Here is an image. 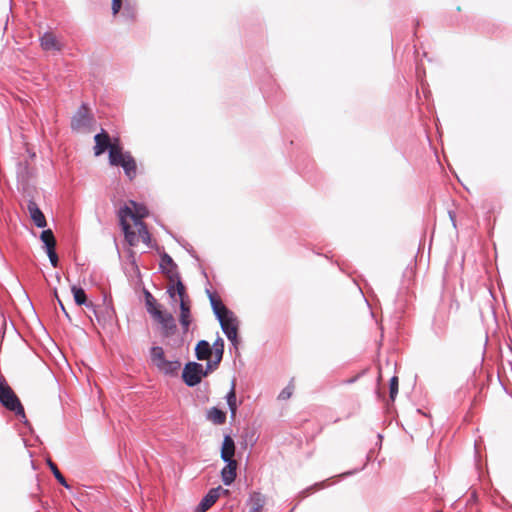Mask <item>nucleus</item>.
<instances>
[{
  "label": "nucleus",
  "mask_w": 512,
  "mask_h": 512,
  "mask_svg": "<svg viewBox=\"0 0 512 512\" xmlns=\"http://www.w3.org/2000/svg\"><path fill=\"white\" fill-rule=\"evenodd\" d=\"M213 349L215 353V360L213 362L209 361L205 370L203 366L197 362H188L184 366L182 378L187 386H196L201 382L203 377L207 376L210 371L218 367L224 353V341L222 338L219 337L214 342Z\"/></svg>",
  "instance_id": "f257e3e1"
},
{
  "label": "nucleus",
  "mask_w": 512,
  "mask_h": 512,
  "mask_svg": "<svg viewBox=\"0 0 512 512\" xmlns=\"http://www.w3.org/2000/svg\"><path fill=\"white\" fill-rule=\"evenodd\" d=\"M160 270L162 273L167 275L171 282H175V286H170L168 288L167 292L169 293L170 297L174 298L175 295L178 294L180 301L185 300V286L181 281L180 274L177 270V265L167 253H163V255H161Z\"/></svg>",
  "instance_id": "f03ea898"
},
{
  "label": "nucleus",
  "mask_w": 512,
  "mask_h": 512,
  "mask_svg": "<svg viewBox=\"0 0 512 512\" xmlns=\"http://www.w3.org/2000/svg\"><path fill=\"white\" fill-rule=\"evenodd\" d=\"M109 163L113 166H121L130 180L136 177L137 165L135 159L130 152H123L120 146L111 147Z\"/></svg>",
  "instance_id": "7ed1b4c3"
},
{
  "label": "nucleus",
  "mask_w": 512,
  "mask_h": 512,
  "mask_svg": "<svg viewBox=\"0 0 512 512\" xmlns=\"http://www.w3.org/2000/svg\"><path fill=\"white\" fill-rule=\"evenodd\" d=\"M150 359L152 364L165 375L175 376L181 367L179 360H167L165 358L164 349L161 346L151 347Z\"/></svg>",
  "instance_id": "20e7f679"
},
{
  "label": "nucleus",
  "mask_w": 512,
  "mask_h": 512,
  "mask_svg": "<svg viewBox=\"0 0 512 512\" xmlns=\"http://www.w3.org/2000/svg\"><path fill=\"white\" fill-rule=\"evenodd\" d=\"M0 403L8 410L13 411L17 416L25 418L24 408L5 380L0 377Z\"/></svg>",
  "instance_id": "39448f33"
},
{
  "label": "nucleus",
  "mask_w": 512,
  "mask_h": 512,
  "mask_svg": "<svg viewBox=\"0 0 512 512\" xmlns=\"http://www.w3.org/2000/svg\"><path fill=\"white\" fill-rule=\"evenodd\" d=\"M145 217L144 212H133L132 209L128 206L121 207L119 210V219H120V225L122 227V230L124 232L126 240L133 245L134 241L136 239L135 233L131 230V227L129 223L127 222V218H131L134 221V224H136V220H141Z\"/></svg>",
  "instance_id": "423d86ee"
},
{
  "label": "nucleus",
  "mask_w": 512,
  "mask_h": 512,
  "mask_svg": "<svg viewBox=\"0 0 512 512\" xmlns=\"http://www.w3.org/2000/svg\"><path fill=\"white\" fill-rule=\"evenodd\" d=\"M223 333L226 335L229 341L233 344V346H237L238 339V320L235 314L228 313V315L223 316L222 318L218 319Z\"/></svg>",
  "instance_id": "0eeeda50"
},
{
  "label": "nucleus",
  "mask_w": 512,
  "mask_h": 512,
  "mask_svg": "<svg viewBox=\"0 0 512 512\" xmlns=\"http://www.w3.org/2000/svg\"><path fill=\"white\" fill-rule=\"evenodd\" d=\"M92 117L89 113V109L86 104H82L71 120V127L73 130L80 131L89 127L91 124Z\"/></svg>",
  "instance_id": "6e6552de"
},
{
  "label": "nucleus",
  "mask_w": 512,
  "mask_h": 512,
  "mask_svg": "<svg viewBox=\"0 0 512 512\" xmlns=\"http://www.w3.org/2000/svg\"><path fill=\"white\" fill-rule=\"evenodd\" d=\"M222 491L221 486L210 489L196 506L194 512H206L218 500ZM224 492H227V490H224Z\"/></svg>",
  "instance_id": "1a4fd4ad"
},
{
  "label": "nucleus",
  "mask_w": 512,
  "mask_h": 512,
  "mask_svg": "<svg viewBox=\"0 0 512 512\" xmlns=\"http://www.w3.org/2000/svg\"><path fill=\"white\" fill-rule=\"evenodd\" d=\"M161 325L164 337L173 335L177 329L175 319L171 313L161 312L160 316L154 318Z\"/></svg>",
  "instance_id": "9d476101"
},
{
  "label": "nucleus",
  "mask_w": 512,
  "mask_h": 512,
  "mask_svg": "<svg viewBox=\"0 0 512 512\" xmlns=\"http://www.w3.org/2000/svg\"><path fill=\"white\" fill-rule=\"evenodd\" d=\"M94 140V153L96 156L103 154L107 149L110 151L111 147L119 146L118 144L111 143L109 135L104 130L96 134Z\"/></svg>",
  "instance_id": "9b49d317"
},
{
  "label": "nucleus",
  "mask_w": 512,
  "mask_h": 512,
  "mask_svg": "<svg viewBox=\"0 0 512 512\" xmlns=\"http://www.w3.org/2000/svg\"><path fill=\"white\" fill-rule=\"evenodd\" d=\"M27 210L31 220L38 228H44L47 226L46 218L43 212L33 200L28 201Z\"/></svg>",
  "instance_id": "f8f14e48"
},
{
  "label": "nucleus",
  "mask_w": 512,
  "mask_h": 512,
  "mask_svg": "<svg viewBox=\"0 0 512 512\" xmlns=\"http://www.w3.org/2000/svg\"><path fill=\"white\" fill-rule=\"evenodd\" d=\"M224 462L226 463V465L221 470V478L224 485L229 486L235 481V478L237 476V461L229 460Z\"/></svg>",
  "instance_id": "ddd939ff"
},
{
  "label": "nucleus",
  "mask_w": 512,
  "mask_h": 512,
  "mask_svg": "<svg viewBox=\"0 0 512 512\" xmlns=\"http://www.w3.org/2000/svg\"><path fill=\"white\" fill-rule=\"evenodd\" d=\"M40 44L45 51H60L62 49L61 43L56 36L51 32H46L40 38Z\"/></svg>",
  "instance_id": "4468645a"
},
{
  "label": "nucleus",
  "mask_w": 512,
  "mask_h": 512,
  "mask_svg": "<svg viewBox=\"0 0 512 512\" xmlns=\"http://www.w3.org/2000/svg\"><path fill=\"white\" fill-rule=\"evenodd\" d=\"M71 290L73 293L75 303L77 305H86V307L92 308L93 312L95 314V317L99 320V316H98L96 309L94 308V305L91 302H87V296H86L84 289L74 285V286H72Z\"/></svg>",
  "instance_id": "2eb2a0df"
},
{
  "label": "nucleus",
  "mask_w": 512,
  "mask_h": 512,
  "mask_svg": "<svg viewBox=\"0 0 512 512\" xmlns=\"http://www.w3.org/2000/svg\"><path fill=\"white\" fill-rule=\"evenodd\" d=\"M235 443L231 436L226 435L221 448V459L223 461L234 460Z\"/></svg>",
  "instance_id": "dca6fc26"
},
{
  "label": "nucleus",
  "mask_w": 512,
  "mask_h": 512,
  "mask_svg": "<svg viewBox=\"0 0 512 512\" xmlns=\"http://www.w3.org/2000/svg\"><path fill=\"white\" fill-rule=\"evenodd\" d=\"M144 297L147 312L152 316V318L154 319L156 316H160V313L163 311L160 309V305L157 303L154 296L148 290H145Z\"/></svg>",
  "instance_id": "f3484780"
},
{
  "label": "nucleus",
  "mask_w": 512,
  "mask_h": 512,
  "mask_svg": "<svg viewBox=\"0 0 512 512\" xmlns=\"http://www.w3.org/2000/svg\"><path fill=\"white\" fill-rule=\"evenodd\" d=\"M210 304L212 310L217 319L222 318L223 316L228 315V313H232L222 302L217 299L213 294L209 293Z\"/></svg>",
  "instance_id": "a211bd4d"
},
{
  "label": "nucleus",
  "mask_w": 512,
  "mask_h": 512,
  "mask_svg": "<svg viewBox=\"0 0 512 512\" xmlns=\"http://www.w3.org/2000/svg\"><path fill=\"white\" fill-rule=\"evenodd\" d=\"M212 354V349L206 340H200L195 347V355L198 360H207Z\"/></svg>",
  "instance_id": "6ab92c4d"
},
{
  "label": "nucleus",
  "mask_w": 512,
  "mask_h": 512,
  "mask_svg": "<svg viewBox=\"0 0 512 512\" xmlns=\"http://www.w3.org/2000/svg\"><path fill=\"white\" fill-rule=\"evenodd\" d=\"M180 324L183 327L184 332H187L189 329V325L191 323L190 320V308L185 300H181L180 302Z\"/></svg>",
  "instance_id": "aec40b11"
},
{
  "label": "nucleus",
  "mask_w": 512,
  "mask_h": 512,
  "mask_svg": "<svg viewBox=\"0 0 512 512\" xmlns=\"http://www.w3.org/2000/svg\"><path fill=\"white\" fill-rule=\"evenodd\" d=\"M207 419L213 424L222 425L226 421V413L217 407H212L207 411Z\"/></svg>",
  "instance_id": "412c9836"
},
{
  "label": "nucleus",
  "mask_w": 512,
  "mask_h": 512,
  "mask_svg": "<svg viewBox=\"0 0 512 512\" xmlns=\"http://www.w3.org/2000/svg\"><path fill=\"white\" fill-rule=\"evenodd\" d=\"M251 505L250 512H261L265 505V497L259 492H254L249 499Z\"/></svg>",
  "instance_id": "4be33fe9"
},
{
  "label": "nucleus",
  "mask_w": 512,
  "mask_h": 512,
  "mask_svg": "<svg viewBox=\"0 0 512 512\" xmlns=\"http://www.w3.org/2000/svg\"><path fill=\"white\" fill-rule=\"evenodd\" d=\"M40 239L43 242L46 250L55 248L56 240L51 229L43 230L40 234Z\"/></svg>",
  "instance_id": "5701e85b"
},
{
  "label": "nucleus",
  "mask_w": 512,
  "mask_h": 512,
  "mask_svg": "<svg viewBox=\"0 0 512 512\" xmlns=\"http://www.w3.org/2000/svg\"><path fill=\"white\" fill-rule=\"evenodd\" d=\"M226 400L228 407L230 409L231 415L234 416L237 410V398L235 392V382H232L231 389L226 395Z\"/></svg>",
  "instance_id": "b1692460"
},
{
  "label": "nucleus",
  "mask_w": 512,
  "mask_h": 512,
  "mask_svg": "<svg viewBox=\"0 0 512 512\" xmlns=\"http://www.w3.org/2000/svg\"><path fill=\"white\" fill-rule=\"evenodd\" d=\"M48 465L53 473V475L55 476V478L57 479V481L63 485L65 488H70V486L68 485L66 479L64 478V476L61 474V472L59 471V469L57 468L56 464L54 462H52L51 460L48 461Z\"/></svg>",
  "instance_id": "393cba45"
},
{
  "label": "nucleus",
  "mask_w": 512,
  "mask_h": 512,
  "mask_svg": "<svg viewBox=\"0 0 512 512\" xmlns=\"http://www.w3.org/2000/svg\"><path fill=\"white\" fill-rule=\"evenodd\" d=\"M135 226L138 228V233L144 243L148 244L150 241V234L146 225L141 220H136Z\"/></svg>",
  "instance_id": "a878e982"
},
{
  "label": "nucleus",
  "mask_w": 512,
  "mask_h": 512,
  "mask_svg": "<svg viewBox=\"0 0 512 512\" xmlns=\"http://www.w3.org/2000/svg\"><path fill=\"white\" fill-rule=\"evenodd\" d=\"M294 391L293 379L290 383L280 392L278 398L281 400H287L291 397Z\"/></svg>",
  "instance_id": "bb28decb"
},
{
  "label": "nucleus",
  "mask_w": 512,
  "mask_h": 512,
  "mask_svg": "<svg viewBox=\"0 0 512 512\" xmlns=\"http://www.w3.org/2000/svg\"><path fill=\"white\" fill-rule=\"evenodd\" d=\"M398 393V378L393 376L390 380V399L395 400Z\"/></svg>",
  "instance_id": "cd10ccee"
},
{
  "label": "nucleus",
  "mask_w": 512,
  "mask_h": 512,
  "mask_svg": "<svg viewBox=\"0 0 512 512\" xmlns=\"http://www.w3.org/2000/svg\"><path fill=\"white\" fill-rule=\"evenodd\" d=\"M47 255L49 257L50 263L53 267H57L58 265V256L55 252V248H51L49 250H46Z\"/></svg>",
  "instance_id": "c85d7f7f"
},
{
  "label": "nucleus",
  "mask_w": 512,
  "mask_h": 512,
  "mask_svg": "<svg viewBox=\"0 0 512 512\" xmlns=\"http://www.w3.org/2000/svg\"><path fill=\"white\" fill-rule=\"evenodd\" d=\"M122 7V0H112V12L117 14Z\"/></svg>",
  "instance_id": "c756f323"
},
{
  "label": "nucleus",
  "mask_w": 512,
  "mask_h": 512,
  "mask_svg": "<svg viewBox=\"0 0 512 512\" xmlns=\"http://www.w3.org/2000/svg\"><path fill=\"white\" fill-rule=\"evenodd\" d=\"M132 204H133V206H134V208H135V212H137V211L144 212V213H145V216L148 214V211H147L146 207L141 206V205H137V204H136L135 202H133V201H132Z\"/></svg>",
  "instance_id": "7c9ffc66"
},
{
  "label": "nucleus",
  "mask_w": 512,
  "mask_h": 512,
  "mask_svg": "<svg viewBox=\"0 0 512 512\" xmlns=\"http://www.w3.org/2000/svg\"><path fill=\"white\" fill-rule=\"evenodd\" d=\"M59 304H60L62 311L65 313L66 316H68V313L66 312V309L60 300H59Z\"/></svg>",
  "instance_id": "2f4dec72"
},
{
  "label": "nucleus",
  "mask_w": 512,
  "mask_h": 512,
  "mask_svg": "<svg viewBox=\"0 0 512 512\" xmlns=\"http://www.w3.org/2000/svg\"><path fill=\"white\" fill-rule=\"evenodd\" d=\"M170 269H171V266L166 264V265H165V270H166V271H168V270H170Z\"/></svg>",
  "instance_id": "473e14b6"
},
{
  "label": "nucleus",
  "mask_w": 512,
  "mask_h": 512,
  "mask_svg": "<svg viewBox=\"0 0 512 512\" xmlns=\"http://www.w3.org/2000/svg\"><path fill=\"white\" fill-rule=\"evenodd\" d=\"M510 350H511V352H512V344H511Z\"/></svg>",
  "instance_id": "72a5a7b5"
}]
</instances>
